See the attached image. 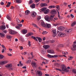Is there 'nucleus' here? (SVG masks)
<instances>
[{"instance_id":"obj_41","label":"nucleus","mask_w":76,"mask_h":76,"mask_svg":"<svg viewBox=\"0 0 76 76\" xmlns=\"http://www.w3.org/2000/svg\"><path fill=\"white\" fill-rule=\"evenodd\" d=\"M7 39H10L11 38H12V37L10 36L7 35Z\"/></svg>"},{"instance_id":"obj_39","label":"nucleus","mask_w":76,"mask_h":76,"mask_svg":"<svg viewBox=\"0 0 76 76\" xmlns=\"http://www.w3.org/2000/svg\"><path fill=\"white\" fill-rule=\"evenodd\" d=\"M76 21H74L73 23H72L71 25L72 26H73L75 25V24H76Z\"/></svg>"},{"instance_id":"obj_50","label":"nucleus","mask_w":76,"mask_h":76,"mask_svg":"<svg viewBox=\"0 0 76 76\" xmlns=\"http://www.w3.org/2000/svg\"><path fill=\"white\" fill-rule=\"evenodd\" d=\"M59 25V24L58 23H56V24H53V25L55 26H57V25Z\"/></svg>"},{"instance_id":"obj_19","label":"nucleus","mask_w":76,"mask_h":76,"mask_svg":"<svg viewBox=\"0 0 76 76\" xmlns=\"http://www.w3.org/2000/svg\"><path fill=\"white\" fill-rule=\"evenodd\" d=\"M22 33L23 34H25L27 33L28 31L26 29H24L22 31Z\"/></svg>"},{"instance_id":"obj_56","label":"nucleus","mask_w":76,"mask_h":76,"mask_svg":"<svg viewBox=\"0 0 76 76\" xmlns=\"http://www.w3.org/2000/svg\"><path fill=\"white\" fill-rule=\"evenodd\" d=\"M70 16H71V17H72V18H74V16L73 15V14H71Z\"/></svg>"},{"instance_id":"obj_11","label":"nucleus","mask_w":76,"mask_h":76,"mask_svg":"<svg viewBox=\"0 0 76 76\" xmlns=\"http://www.w3.org/2000/svg\"><path fill=\"white\" fill-rule=\"evenodd\" d=\"M58 29L59 31H63L64 29V28L63 27H59L58 28Z\"/></svg>"},{"instance_id":"obj_58","label":"nucleus","mask_w":76,"mask_h":76,"mask_svg":"<svg viewBox=\"0 0 76 76\" xmlns=\"http://www.w3.org/2000/svg\"><path fill=\"white\" fill-rule=\"evenodd\" d=\"M21 41H22V42L24 41V39L23 38H22L21 39Z\"/></svg>"},{"instance_id":"obj_15","label":"nucleus","mask_w":76,"mask_h":76,"mask_svg":"<svg viewBox=\"0 0 76 76\" xmlns=\"http://www.w3.org/2000/svg\"><path fill=\"white\" fill-rule=\"evenodd\" d=\"M12 67V65L11 64H8L6 66V67L8 68V69Z\"/></svg>"},{"instance_id":"obj_7","label":"nucleus","mask_w":76,"mask_h":76,"mask_svg":"<svg viewBox=\"0 0 76 76\" xmlns=\"http://www.w3.org/2000/svg\"><path fill=\"white\" fill-rule=\"evenodd\" d=\"M52 32L53 33V37H55L56 36V30H53L52 31Z\"/></svg>"},{"instance_id":"obj_34","label":"nucleus","mask_w":76,"mask_h":76,"mask_svg":"<svg viewBox=\"0 0 76 76\" xmlns=\"http://www.w3.org/2000/svg\"><path fill=\"white\" fill-rule=\"evenodd\" d=\"M31 7H32V8H35V5L34 4H33L31 6Z\"/></svg>"},{"instance_id":"obj_16","label":"nucleus","mask_w":76,"mask_h":76,"mask_svg":"<svg viewBox=\"0 0 76 76\" xmlns=\"http://www.w3.org/2000/svg\"><path fill=\"white\" fill-rule=\"evenodd\" d=\"M37 74L39 75L38 76H42V72H41V71H37Z\"/></svg>"},{"instance_id":"obj_12","label":"nucleus","mask_w":76,"mask_h":76,"mask_svg":"<svg viewBox=\"0 0 76 76\" xmlns=\"http://www.w3.org/2000/svg\"><path fill=\"white\" fill-rule=\"evenodd\" d=\"M73 48H71L72 51H75L76 50V45H72Z\"/></svg>"},{"instance_id":"obj_57","label":"nucleus","mask_w":76,"mask_h":76,"mask_svg":"<svg viewBox=\"0 0 76 76\" xmlns=\"http://www.w3.org/2000/svg\"><path fill=\"white\" fill-rule=\"evenodd\" d=\"M31 54L32 56V57H34V55H33V53L31 52Z\"/></svg>"},{"instance_id":"obj_14","label":"nucleus","mask_w":76,"mask_h":76,"mask_svg":"<svg viewBox=\"0 0 76 76\" xmlns=\"http://www.w3.org/2000/svg\"><path fill=\"white\" fill-rule=\"evenodd\" d=\"M43 47L46 50H47V49H48L50 47V46L48 45H45L43 46Z\"/></svg>"},{"instance_id":"obj_52","label":"nucleus","mask_w":76,"mask_h":76,"mask_svg":"<svg viewBox=\"0 0 76 76\" xmlns=\"http://www.w3.org/2000/svg\"><path fill=\"white\" fill-rule=\"evenodd\" d=\"M53 57H58V55H54V56H53Z\"/></svg>"},{"instance_id":"obj_18","label":"nucleus","mask_w":76,"mask_h":76,"mask_svg":"<svg viewBox=\"0 0 76 76\" xmlns=\"http://www.w3.org/2000/svg\"><path fill=\"white\" fill-rule=\"evenodd\" d=\"M9 33L10 34H12V35H13V34H15V31L12 30H10L9 31Z\"/></svg>"},{"instance_id":"obj_6","label":"nucleus","mask_w":76,"mask_h":76,"mask_svg":"<svg viewBox=\"0 0 76 76\" xmlns=\"http://www.w3.org/2000/svg\"><path fill=\"white\" fill-rule=\"evenodd\" d=\"M58 36L60 37H65L66 36V34L63 33H60L58 34Z\"/></svg>"},{"instance_id":"obj_29","label":"nucleus","mask_w":76,"mask_h":76,"mask_svg":"<svg viewBox=\"0 0 76 76\" xmlns=\"http://www.w3.org/2000/svg\"><path fill=\"white\" fill-rule=\"evenodd\" d=\"M4 35L3 33H0V37H4Z\"/></svg>"},{"instance_id":"obj_13","label":"nucleus","mask_w":76,"mask_h":76,"mask_svg":"<svg viewBox=\"0 0 76 76\" xmlns=\"http://www.w3.org/2000/svg\"><path fill=\"white\" fill-rule=\"evenodd\" d=\"M72 31V30L71 29H66L65 31V32L66 33H67V34H69L70 33V32H71Z\"/></svg>"},{"instance_id":"obj_25","label":"nucleus","mask_w":76,"mask_h":76,"mask_svg":"<svg viewBox=\"0 0 76 76\" xmlns=\"http://www.w3.org/2000/svg\"><path fill=\"white\" fill-rule=\"evenodd\" d=\"M55 6L53 5V6H50L48 8L49 9H54L55 8Z\"/></svg>"},{"instance_id":"obj_27","label":"nucleus","mask_w":76,"mask_h":76,"mask_svg":"<svg viewBox=\"0 0 76 76\" xmlns=\"http://www.w3.org/2000/svg\"><path fill=\"white\" fill-rule=\"evenodd\" d=\"M25 13L26 14V15H29V14L30 13V12L29 11V10H28L26 11Z\"/></svg>"},{"instance_id":"obj_21","label":"nucleus","mask_w":76,"mask_h":76,"mask_svg":"<svg viewBox=\"0 0 76 76\" xmlns=\"http://www.w3.org/2000/svg\"><path fill=\"white\" fill-rule=\"evenodd\" d=\"M31 15L33 17H35L36 15H37V13L35 12H32Z\"/></svg>"},{"instance_id":"obj_54","label":"nucleus","mask_w":76,"mask_h":76,"mask_svg":"<svg viewBox=\"0 0 76 76\" xmlns=\"http://www.w3.org/2000/svg\"><path fill=\"white\" fill-rule=\"evenodd\" d=\"M72 57H73L70 56L69 58H68L69 60H72Z\"/></svg>"},{"instance_id":"obj_22","label":"nucleus","mask_w":76,"mask_h":76,"mask_svg":"<svg viewBox=\"0 0 76 76\" xmlns=\"http://www.w3.org/2000/svg\"><path fill=\"white\" fill-rule=\"evenodd\" d=\"M15 1L17 3H21L22 2V0H15Z\"/></svg>"},{"instance_id":"obj_10","label":"nucleus","mask_w":76,"mask_h":76,"mask_svg":"<svg viewBox=\"0 0 76 76\" xmlns=\"http://www.w3.org/2000/svg\"><path fill=\"white\" fill-rule=\"evenodd\" d=\"M6 26L5 25H2L0 26V29L1 30H4L6 29Z\"/></svg>"},{"instance_id":"obj_42","label":"nucleus","mask_w":76,"mask_h":76,"mask_svg":"<svg viewBox=\"0 0 76 76\" xmlns=\"http://www.w3.org/2000/svg\"><path fill=\"white\" fill-rule=\"evenodd\" d=\"M41 53L42 54H44L45 53V51L44 50H42L41 51Z\"/></svg>"},{"instance_id":"obj_62","label":"nucleus","mask_w":76,"mask_h":76,"mask_svg":"<svg viewBox=\"0 0 76 76\" xmlns=\"http://www.w3.org/2000/svg\"><path fill=\"white\" fill-rule=\"evenodd\" d=\"M27 53L26 52H24L23 53V55H26V53Z\"/></svg>"},{"instance_id":"obj_51","label":"nucleus","mask_w":76,"mask_h":76,"mask_svg":"<svg viewBox=\"0 0 76 76\" xmlns=\"http://www.w3.org/2000/svg\"><path fill=\"white\" fill-rule=\"evenodd\" d=\"M10 9H15V7L13 6H11L10 7Z\"/></svg>"},{"instance_id":"obj_24","label":"nucleus","mask_w":76,"mask_h":76,"mask_svg":"<svg viewBox=\"0 0 76 76\" xmlns=\"http://www.w3.org/2000/svg\"><path fill=\"white\" fill-rule=\"evenodd\" d=\"M31 65L33 67H36V66H35L36 65V63H32L31 64Z\"/></svg>"},{"instance_id":"obj_63","label":"nucleus","mask_w":76,"mask_h":76,"mask_svg":"<svg viewBox=\"0 0 76 76\" xmlns=\"http://www.w3.org/2000/svg\"><path fill=\"white\" fill-rule=\"evenodd\" d=\"M54 19L55 20H58V18H54Z\"/></svg>"},{"instance_id":"obj_31","label":"nucleus","mask_w":76,"mask_h":76,"mask_svg":"<svg viewBox=\"0 0 76 76\" xmlns=\"http://www.w3.org/2000/svg\"><path fill=\"white\" fill-rule=\"evenodd\" d=\"M31 38H33V39H35V41H38V39H37L35 37L32 36H31Z\"/></svg>"},{"instance_id":"obj_59","label":"nucleus","mask_w":76,"mask_h":76,"mask_svg":"<svg viewBox=\"0 0 76 76\" xmlns=\"http://www.w3.org/2000/svg\"><path fill=\"white\" fill-rule=\"evenodd\" d=\"M19 64L20 66H22L23 64H22V63H21V61H20L19 62Z\"/></svg>"},{"instance_id":"obj_3","label":"nucleus","mask_w":76,"mask_h":76,"mask_svg":"<svg viewBox=\"0 0 76 76\" xmlns=\"http://www.w3.org/2000/svg\"><path fill=\"white\" fill-rule=\"evenodd\" d=\"M62 70L63 72H66L67 73H68L69 71V70L67 69L66 66L64 65H63L62 67Z\"/></svg>"},{"instance_id":"obj_49","label":"nucleus","mask_w":76,"mask_h":76,"mask_svg":"<svg viewBox=\"0 0 76 76\" xmlns=\"http://www.w3.org/2000/svg\"><path fill=\"white\" fill-rule=\"evenodd\" d=\"M1 47H2V48H3L5 50H6V48H5V47H4V46L3 45H1Z\"/></svg>"},{"instance_id":"obj_61","label":"nucleus","mask_w":76,"mask_h":76,"mask_svg":"<svg viewBox=\"0 0 76 76\" xmlns=\"http://www.w3.org/2000/svg\"><path fill=\"white\" fill-rule=\"evenodd\" d=\"M9 68V70H13V69L12 68H11V67Z\"/></svg>"},{"instance_id":"obj_26","label":"nucleus","mask_w":76,"mask_h":76,"mask_svg":"<svg viewBox=\"0 0 76 76\" xmlns=\"http://www.w3.org/2000/svg\"><path fill=\"white\" fill-rule=\"evenodd\" d=\"M37 38L38 40H39V42H42V39H41V38L38 37H37Z\"/></svg>"},{"instance_id":"obj_43","label":"nucleus","mask_w":76,"mask_h":76,"mask_svg":"<svg viewBox=\"0 0 76 76\" xmlns=\"http://www.w3.org/2000/svg\"><path fill=\"white\" fill-rule=\"evenodd\" d=\"M4 56L1 55H0V59H2L3 58Z\"/></svg>"},{"instance_id":"obj_45","label":"nucleus","mask_w":76,"mask_h":76,"mask_svg":"<svg viewBox=\"0 0 76 76\" xmlns=\"http://www.w3.org/2000/svg\"><path fill=\"white\" fill-rule=\"evenodd\" d=\"M31 60H29L26 61V63H31Z\"/></svg>"},{"instance_id":"obj_38","label":"nucleus","mask_w":76,"mask_h":76,"mask_svg":"<svg viewBox=\"0 0 76 76\" xmlns=\"http://www.w3.org/2000/svg\"><path fill=\"white\" fill-rule=\"evenodd\" d=\"M62 54H64V55H66V54H68V52H66V53H65L64 52H62Z\"/></svg>"},{"instance_id":"obj_47","label":"nucleus","mask_w":76,"mask_h":76,"mask_svg":"<svg viewBox=\"0 0 76 76\" xmlns=\"http://www.w3.org/2000/svg\"><path fill=\"white\" fill-rule=\"evenodd\" d=\"M59 47H63L64 45H63V44H60L58 45Z\"/></svg>"},{"instance_id":"obj_2","label":"nucleus","mask_w":76,"mask_h":76,"mask_svg":"<svg viewBox=\"0 0 76 76\" xmlns=\"http://www.w3.org/2000/svg\"><path fill=\"white\" fill-rule=\"evenodd\" d=\"M54 15H51L50 17L49 18L48 16L46 15L45 17V19L46 21H48V22H51V21H52L53 20V19L54 17Z\"/></svg>"},{"instance_id":"obj_32","label":"nucleus","mask_w":76,"mask_h":76,"mask_svg":"<svg viewBox=\"0 0 76 76\" xmlns=\"http://www.w3.org/2000/svg\"><path fill=\"white\" fill-rule=\"evenodd\" d=\"M7 19L9 20H11L12 19L11 18H10L9 15H7Z\"/></svg>"},{"instance_id":"obj_37","label":"nucleus","mask_w":76,"mask_h":76,"mask_svg":"<svg viewBox=\"0 0 76 76\" xmlns=\"http://www.w3.org/2000/svg\"><path fill=\"white\" fill-rule=\"evenodd\" d=\"M8 3V4H7L6 6V7H9V6H10V4H11V3L9 2Z\"/></svg>"},{"instance_id":"obj_40","label":"nucleus","mask_w":76,"mask_h":76,"mask_svg":"<svg viewBox=\"0 0 76 76\" xmlns=\"http://www.w3.org/2000/svg\"><path fill=\"white\" fill-rule=\"evenodd\" d=\"M41 19V16H38V17L37 18V20H38V21L40 19Z\"/></svg>"},{"instance_id":"obj_20","label":"nucleus","mask_w":76,"mask_h":76,"mask_svg":"<svg viewBox=\"0 0 76 76\" xmlns=\"http://www.w3.org/2000/svg\"><path fill=\"white\" fill-rule=\"evenodd\" d=\"M41 6L42 7H44V6H47V4L46 3H42L41 4Z\"/></svg>"},{"instance_id":"obj_44","label":"nucleus","mask_w":76,"mask_h":76,"mask_svg":"<svg viewBox=\"0 0 76 76\" xmlns=\"http://www.w3.org/2000/svg\"><path fill=\"white\" fill-rule=\"evenodd\" d=\"M47 34V32L46 31H43L42 33V34L43 35H44V34Z\"/></svg>"},{"instance_id":"obj_33","label":"nucleus","mask_w":76,"mask_h":76,"mask_svg":"<svg viewBox=\"0 0 76 76\" xmlns=\"http://www.w3.org/2000/svg\"><path fill=\"white\" fill-rule=\"evenodd\" d=\"M16 21L17 22H18V23H21L20 21L19 20L18 18H17L16 19Z\"/></svg>"},{"instance_id":"obj_46","label":"nucleus","mask_w":76,"mask_h":76,"mask_svg":"<svg viewBox=\"0 0 76 76\" xmlns=\"http://www.w3.org/2000/svg\"><path fill=\"white\" fill-rule=\"evenodd\" d=\"M56 65L58 67H59V66H60V64L58 63L56 64Z\"/></svg>"},{"instance_id":"obj_8","label":"nucleus","mask_w":76,"mask_h":76,"mask_svg":"<svg viewBox=\"0 0 76 76\" xmlns=\"http://www.w3.org/2000/svg\"><path fill=\"white\" fill-rule=\"evenodd\" d=\"M8 62L7 61H1L0 62V64L1 65H4V64H6V63H7Z\"/></svg>"},{"instance_id":"obj_23","label":"nucleus","mask_w":76,"mask_h":76,"mask_svg":"<svg viewBox=\"0 0 76 76\" xmlns=\"http://www.w3.org/2000/svg\"><path fill=\"white\" fill-rule=\"evenodd\" d=\"M48 52L49 53H51V54H53L54 52L53 50H49L48 51Z\"/></svg>"},{"instance_id":"obj_28","label":"nucleus","mask_w":76,"mask_h":76,"mask_svg":"<svg viewBox=\"0 0 76 76\" xmlns=\"http://www.w3.org/2000/svg\"><path fill=\"white\" fill-rule=\"evenodd\" d=\"M72 73L75 74H76V69H73L72 70Z\"/></svg>"},{"instance_id":"obj_1","label":"nucleus","mask_w":76,"mask_h":76,"mask_svg":"<svg viewBox=\"0 0 76 76\" xmlns=\"http://www.w3.org/2000/svg\"><path fill=\"white\" fill-rule=\"evenodd\" d=\"M41 25L43 27L46 28H50L51 27V24L48 23H45L44 21L42 20L41 21Z\"/></svg>"},{"instance_id":"obj_30","label":"nucleus","mask_w":76,"mask_h":76,"mask_svg":"<svg viewBox=\"0 0 76 76\" xmlns=\"http://www.w3.org/2000/svg\"><path fill=\"white\" fill-rule=\"evenodd\" d=\"M47 56L49 58H53V56L49 55V54H48Z\"/></svg>"},{"instance_id":"obj_5","label":"nucleus","mask_w":76,"mask_h":76,"mask_svg":"<svg viewBox=\"0 0 76 76\" xmlns=\"http://www.w3.org/2000/svg\"><path fill=\"white\" fill-rule=\"evenodd\" d=\"M18 26H15L16 28L17 29H21V28L20 27H22V24H17Z\"/></svg>"},{"instance_id":"obj_48","label":"nucleus","mask_w":76,"mask_h":76,"mask_svg":"<svg viewBox=\"0 0 76 76\" xmlns=\"http://www.w3.org/2000/svg\"><path fill=\"white\" fill-rule=\"evenodd\" d=\"M33 3V1L31 0H30L29 1V4H31V3Z\"/></svg>"},{"instance_id":"obj_64","label":"nucleus","mask_w":76,"mask_h":76,"mask_svg":"<svg viewBox=\"0 0 76 76\" xmlns=\"http://www.w3.org/2000/svg\"><path fill=\"white\" fill-rule=\"evenodd\" d=\"M23 69H26V67L25 66H23L22 67Z\"/></svg>"},{"instance_id":"obj_17","label":"nucleus","mask_w":76,"mask_h":76,"mask_svg":"<svg viewBox=\"0 0 76 76\" xmlns=\"http://www.w3.org/2000/svg\"><path fill=\"white\" fill-rule=\"evenodd\" d=\"M33 35V33H29L26 35V37H28L29 36H31V35Z\"/></svg>"},{"instance_id":"obj_60","label":"nucleus","mask_w":76,"mask_h":76,"mask_svg":"<svg viewBox=\"0 0 76 76\" xmlns=\"http://www.w3.org/2000/svg\"><path fill=\"white\" fill-rule=\"evenodd\" d=\"M4 49H2V53H4Z\"/></svg>"},{"instance_id":"obj_36","label":"nucleus","mask_w":76,"mask_h":76,"mask_svg":"<svg viewBox=\"0 0 76 76\" xmlns=\"http://www.w3.org/2000/svg\"><path fill=\"white\" fill-rule=\"evenodd\" d=\"M55 7L56 8V9H58V10H60V7L59 6L56 5L55 6Z\"/></svg>"},{"instance_id":"obj_9","label":"nucleus","mask_w":76,"mask_h":76,"mask_svg":"<svg viewBox=\"0 0 76 76\" xmlns=\"http://www.w3.org/2000/svg\"><path fill=\"white\" fill-rule=\"evenodd\" d=\"M51 13L52 15H55L56 14V10L53 9L51 10Z\"/></svg>"},{"instance_id":"obj_4","label":"nucleus","mask_w":76,"mask_h":76,"mask_svg":"<svg viewBox=\"0 0 76 76\" xmlns=\"http://www.w3.org/2000/svg\"><path fill=\"white\" fill-rule=\"evenodd\" d=\"M41 11L44 12L45 14H48L50 12L49 10H47V8H43L41 9Z\"/></svg>"},{"instance_id":"obj_35","label":"nucleus","mask_w":76,"mask_h":76,"mask_svg":"<svg viewBox=\"0 0 76 76\" xmlns=\"http://www.w3.org/2000/svg\"><path fill=\"white\" fill-rule=\"evenodd\" d=\"M58 18H59V19H62V18L60 17V15H59V13L58 11Z\"/></svg>"},{"instance_id":"obj_53","label":"nucleus","mask_w":76,"mask_h":76,"mask_svg":"<svg viewBox=\"0 0 76 76\" xmlns=\"http://www.w3.org/2000/svg\"><path fill=\"white\" fill-rule=\"evenodd\" d=\"M40 1V0H35V1L36 2V3H38V2H39Z\"/></svg>"},{"instance_id":"obj_55","label":"nucleus","mask_w":76,"mask_h":76,"mask_svg":"<svg viewBox=\"0 0 76 76\" xmlns=\"http://www.w3.org/2000/svg\"><path fill=\"white\" fill-rule=\"evenodd\" d=\"M50 42H51V43H53V42H54L55 41H54V40H50Z\"/></svg>"}]
</instances>
